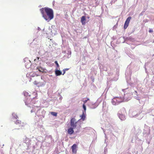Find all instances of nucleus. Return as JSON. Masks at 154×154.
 <instances>
[{"label": "nucleus", "instance_id": "1", "mask_svg": "<svg viewBox=\"0 0 154 154\" xmlns=\"http://www.w3.org/2000/svg\"><path fill=\"white\" fill-rule=\"evenodd\" d=\"M40 11L45 20L49 21L53 18L54 13L52 9L48 7L43 8L40 9Z\"/></svg>", "mask_w": 154, "mask_h": 154}, {"label": "nucleus", "instance_id": "2", "mask_svg": "<svg viewBox=\"0 0 154 154\" xmlns=\"http://www.w3.org/2000/svg\"><path fill=\"white\" fill-rule=\"evenodd\" d=\"M125 95L124 97H116L113 98L112 101L113 105H116L120 103L123 102L124 100Z\"/></svg>", "mask_w": 154, "mask_h": 154}, {"label": "nucleus", "instance_id": "3", "mask_svg": "<svg viewBox=\"0 0 154 154\" xmlns=\"http://www.w3.org/2000/svg\"><path fill=\"white\" fill-rule=\"evenodd\" d=\"M77 122L76 121V120L75 118H72L70 120V125L71 127L73 128H75L77 126Z\"/></svg>", "mask_w": 154, "mask_h": 154}, {"label": "nucleus", "instance_id": "4", "mask_svg": "<svg viewBox=\"0 0 154 154\" xmlns=\"http://www.w3.org/2000/svg\"><path fill=\"white\" fill-rule=\"evenodd\" d=\"M131 17H129L125 21L124 26V28L125 29H126L128 27L130 21L131 20Z\"/></svg>", "mask_w": 154, "mask_h": 154}, {"label": "nucleus", "instance_id": "5", "mask_svg": "<svg viewBox=\"0 0 154 154\" xmlns=\"http://www.w3.org/2000/svg\"><path fill=\"white\" fill-rule=\"evenodd\" d=\"M77 144H74L71 147L72 152L73 153L75 154L77 152Z\"/></svg>", "mask_w": 154, "mask_h": 154}, {"label": "nucleus", "instance_id": "6", "mask_svg": "<svg viewBox=\"0 0 154 154\" xmlns=\"http://www.w3.org/2000/svg\"><path fill=\"white\" fill-rule=\"evenodd\" d=\"M36 75V74L33 72H29L26 74V76L29 77H33L35 76Z\"/></svg>", "mask_w": 154, "mask_h": 154}, {"label": "nucleus", "instance_id": "7", "mask_svg": "<svg viewBox=\"0 0 154 154\" xmlns=\"http://www.w3.org/2000/svg\"><path fill=\"white\" fill-rule=\"evenodd\" d=\"M86 17L85 16H83L81 18V21L82 25H85L86 24Z\"/></svg>", "mask_w": 154, "mask_h": 154}, {"label": "nucleus", "instance_id": "8", "mask_svg": "<svg viewBox=\"0 0 154 154\" xmlns=\"http://www.w3.org/2000/svg\"><path fill=\"white\" fill-rule=\"evenodd\" d=\"M73 129H74V128H73L72 127L69 128L68 130V133L69 134H72L74 132Z\"/></svg>", "mask_w": 154, "mask_h": 154}, {"label": "nucleus", "instance_id": "9", "mask_svg": "<svg viewBox=\"0 0 154 154\" xmlns=\"http://www.w3.org/2000/svg\"><path fill=\"white\" fill-rule=\"evenodd\" d=\"M30 96H29V98H28L27 101L25 102L26 104V105H28L29 104H32L33 103L32 102V100L31 101L29 102V101L30 100L31 98L30 97Z\"/></svg>", "mask_w": 154, "mask_h": 154}, {"label": "nucleus", "instance_id": "10", "mask_svg": "<svg viewBox=\"0 0 154 154\" xmlns=\"http://www.w3.org/2000/svg\"><path fill=\"white\" fill-rule=\"evenodd\" d=\"M80 117L81 118L80 119H82L83 121L85 120L86 117L85 114L84 112H83L82 115L80 116Z\"/></svg>", "mask_w": 154, "mask_h": 154}, {"label": "nucleus", "instance_id": "11", "mask_svg": "<svg viewBox=\"0 0 154 154\" xmlns=\"http://www.w3.org/2000/svg\"><path fill=\"white\" fill-rule=\"evenodd\" d=\"M119 117L120 119L122 121H123L125 120V116L122 114H119Z\"/></svg>", "mask_w": 154, "mask_h": 154}, {"label": "nucleus", "instance_id": "12", "mask_svg": "<svg viewBox=\"0 0 154 154\" xmlns=\"http://www.w3.org/2000/svg\"><path fill=\"white\" fill-rule=\"evenodd\" d=\"M55 73L56 76H59L62 74V72L60 70L57 69L55 71Z\"/></svg>", "mask_w": 154, "mask_h": 154}, {"label": "nucleus", "instance_id": "13", "mask_svg": "<svg viewBox=\"0 0 154 154\" xmlns=\"http://www.w3.org/2000/svg\"><path fill=\"white\" fill-rule=\"evenodd\" d=\"M37 69L39 71L42 72H43L44 71V69L41 67H37Z\"/></svg>", "mask_w": 154, "mask_h": 154}, {"label": "nucleus", "instance_id": "14", "mask_svg": "<svg viewBox=\"0 0 154 154\" xmlns=\"http://www.w3.org/2000/svg\"><path fill=\"white\" fill-rule=\"evenodd\" d=\"M21 121L19 120H17L15 122V123L17 125H21Z\"/></svg>", "mask_w": 154, "mask_h": 154}, {"label": "nucleus", "instance_id": "15", "mask_svg": "<svg viewBox=\"0 0 154 154\" xmlns=\"http://www.w3.org/2000/svg\"><path fill=\"white\" fill-rule=\"evenodd\" d=\"M51 114L55 116H56L57 115V113L54 112H51Z\"/></svg>", "mask_w": 154, "mask_h": 154}, {"label": "nucleus", "instance_id": "16", "mask_svg": "<svg viewBox=\"0 0 154 154\" xmlns=\"http://www.w3.org/2000/svg\"><path fill=\"white\" fill-rule=\"evenodd\" d=\"M40 83V82L38 81H35L33 82V84L35 85H37Z\"/></svg>", "mask_w": 154, "mask_h": 154}, {"label": "nucleus", "instance_id": "17", "mask_svg": "<svg viewBox=\"0 0 154 154\" xmlns=\"http://www.w3.org/2000/svg\"><path fill=\"white\" fill-rule=\"evenodd\" d=\"M32 94L34 95H35V97H34L33 98V99H34L35 98H36L37 97V93H33V94Z\"/></svg>", "mask_w": 154, "mask_h": 154}, {"label": "nucleus", "instance_id": "18", "mask_svg": "<svg viewBox=\"0 0 154 154\" xmlns=\"http://www.w3.org/2000/svg\"><path fill=\"white\" fill-rule=\"evenodd\" d=\"M55 63L56 64V65L57 66V67H59V64H58V63H57V61H56L55 62Z\"/></svg>", "mask_w": 154, "mask_h": 154}, {"label": "nucleus", "instance_id": "19", "mask_svg": "<svg viewBox=\"0 0 154 154\" xmlns=\"http://www.w3.org/2000/svg\"><path fill=\"white\" fill-rule=\"evenodd\" d=\"M83 109H84V110L85 111V110H86V107L85 105V104H83Z\"/></svg>", "mask_w": 154, "mask_h": 154}, {"label": "nucleus", "instance_id": "20", "mask_svg": "<svg viewBox=\"0 0 154 154\" xmlns=\"http://www.w3.org/2000/svg\"><path fill=\"white\" fill-rule=\"evenodd\" d=\"M149 32L150 33L152 32H153V30L151 29H149Z\"/></svg>", "mask_w": 154, "mask_h": 154}, {"label": "nucleus", "instance_id": "21", "mask_svg": "<svg viewBox=\"0 0 154 154\" xmlns=\"http://www.w3.org/2000/svg\"><path fill=\"white\" fill-rule=\"evenodd\" d=\"M66 70H65L64 69H63V74H62V75H64V74H65V72H66Z\"/></svg>", "mask_w": 154, "mask_h": 154}, {"label": "nucleus", "instance_id": "22", "mask_svg": "<svg viewBox=\"0 0 154 154\" xmlns=\"http://www.w3.org/2000/svg\"><path fill=\"white\" fill-rule=\"evenodd\" d=\"M87 101V100H84L83 102L84 103V104H85V103H86Z\"/></svg>", "mask_w": 154, "mask_h": 154}, {"label": "nucleus", "instance_id": "23", "mask_svg": "<svg viewBox=\"0 0 154 154\" xmlns=\"http://www.w3.org/2000/svg\"><path fill=\"white\" fill-rule=\"evenodd\" d=\"M66 71H67V70H69V69H64Z\"/></svg>", "mask_w": 154, "mask_h": 154}, {"label": "nucleus", "instance_id": "24", "mask_svg": "<svg viewBox=\"0 0 154 154\" xmlns=\"http://www.w3.org/2000/svg\"><path fill=\"white\" fill-rule=\"evenodd\" d=\"M33 112V110H31V112Z\"/></svg>", "mask_w": 154, "mask_h": 154}, {"label": "nucleus", "instance_id": "25", "mask_svg": "<svg viewBox=\"0 0 154 154\" xmlns=\"http://www.w3.org/2000/svg\"><path fill=\"white\" fill-rule=\"evenodd\" d=\"M87 101L89 100V99H87Z\"/></svg>", "mask_w": 154, "mask_h": 154}, {"label": "nucleus", "instance_id": "26", "mask_svg": "<svg viewBox=\"0 0 154 154\" xmlns=\"http://www.w3.org/2000/svg\"><path fill=\"white\" fill-rule=\"evenodd\" d=\"M37 58L38 59H38H39V57H37Z\"/></svg>", "mask_w": 154, "mask_h": 154}, {"label": "nucleus", "instance_id": "27", "mask_svg": "<svg viewBox=\"0 0 154 154\" xmlns=\"http://www.w3.org/2000/svg\"><path fill=\"white\" fill-rule=\"evenodd\" d=\"M31 79H30V81H31Z\"/></svg>", "mask_w": 154, "mask_h": 154}]
</instances>
